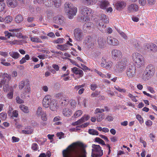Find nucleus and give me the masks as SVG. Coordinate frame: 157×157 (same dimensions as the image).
<instances>
[{"instance_id": "f257e3e1", "label": "nucleus", "mask_w": 157, "mask_h": 157, "mask_svg": "<svg viewBox=\"0 0 157 157\" xmlns=\"http://www.w3.org/2000/svg\"><path fill=\"white\" fill-rule=\"evenodd\" d=\"M85 145L78 141L69 145V157H86Z\"/></svg>"}, {"instance_id": "f03ea898", "label": "nucleus", "mask_w": 157, "mask_h": 157, "mask_svg": "<svg viewBox=\"0 0 157 157\" xmlns=\"http://www.w3.org/2000/svg\"><path fill=\"white\" fill-rule=\"evenodd\" d=\"M155 69L152 64H150L146 67L143 73L142 78L144 80H146L152 78L155 74Z\"/></svg>"}, {"instance_id": "7ed1b4c3", "label": "nucleus", "mask_w": 157, "mask_h": 157, "mask_svg": "<svg viewBox=\"0 0 157 157\" xmlns=\"http://www.w3.org/2000/svg\"><path fill=\"white\" fill-rule=\"evenodd\" d=\"M131 57L132 60L137 67H140L144 65L145 59L140 53L137 52H134L132 54Z\"/></svg>"}, {"instance_id": "20e7f679", "label": "nucleus", "mask_w": 157, "mask_h": 157, "mask_svg": "<svg viewBox=\"0 0 157 157\" xmlns=\"http://www.w3.org/2000/svg\"><path fill=\"white\" fill-rule=\"evenodd\" d=\"M82 15L81 19L83 21H89L90 16L94 13L93 11L91 9L87 7H82L80 10Z\"/></svg>"}, {"instance_id": "39448f33", "label": "nucleus", "mask_w": 157, "mask_h": 157, "mask_svg": "<svg viewBox=\"0 0 157 157\" xmlns=\"http://www.w3.org/2000/svg\"><path fill=\"white\" fill-rule=\"evenodd\" d=\"M92 157H100L103 154L102 150L99 145L93 144L92 145Z\"/></svg>"}, {"instance_id": "423d86ee", "label": "nucleus", "mask_w": 157, "mask_h": 157, "mask_svg": "<svg viewBox=\"0 0 157 157\" xmlns=\"http://www.w3.org/2000/svg\"><path fill=\"white\" fill-rule=\"evenodd\" d=\"M126 61L124 59H120L114 67L115 70H117L119 73H121L125 69Z\"/></svg>"}, {"instance_id": "0eeeda50", "label": "nucleus", "mask_w": 157, "mask_h": 157, "mask_svg": "<svg viewBox=\"0 0 157 157\" xmlns=\"http://www.w3.org/2000/svg\"><path fill=\"white\" fill-rule=\"evenodd\" d=\"M100 18L99 23V29L100 31H103L104 29L105 28V26L104 25L103 23L102 22H103L104 23H108L109 22V19L104 14L101 15Z\"/></svg>"}, {"instance_id": "6e6552de", "label": "nucleus", "mask_w": 157, "mask_h": 157, "mask_svg": "<svg viewBox=\"0 0 157 157\" xmlns=\"http://www.w3.org/2000/svg\"><path fill=\"white\" fill-rule=\"evenodd\" d=\"M74 34L75 38L77 40H82L84 38L82 31L79 28H76L74 30Z\"/></svg>"}, {"instance_id": "1a4fd4ad", "label": "nucleus", "mask_w": 157, "mask_h": 157, "mask_svg": "<svg viewBox=\"0 0 157 157\" xmlns=\"http://www.w3.org/2000/svg\"><path fill=\"white\" fill-rule=\"evenodd\" d=\"M53 99H52L50 95H46L43 98L42 103L43 106L45 108L49 107Z\"/></svg>"}, {"instance_id": "9d476101", "label": "nucleus", "mask_w": 157, "mask_h": 157, "mask_svg": "<svg viewBox=\"0 0 157 157\" xmlns=\"http://www.w3.org/2000/svg\"><path fill=\"white\" fill-rule=\"evenodd\" d=\"M113 62L108 59H103L101 63V66L107 69H110L113 65Z\"/></svg>"}, {"instance_id": "9b49d317", "label": "nucleus", "mask_w": 157, "mask_h": 157, "mask_svg": "<svg viewBox=\"0 0 157 157\" xmlns=\"http://www.w3.org/2000/svg\"><path fill=\"white\" fill-rule=\"evenodd\" d=\"M20 29H9L10 32L12 33L9 32L8 31H5L4 33L5 36L9 38L11 36H18V32H19Z\"/></svg>"}, {"instance_id": "f8f14e48", "label": "nucleus", "mask_w": 157, "mask_h": 157, "mask_svg": "<svg viewBox=\"0 0 157 157\" xmlns=\"http://www.w3.org/2000/svg\"><path fill=\"white\" fill-rule=\"evenodd\" d=\"M122 56V53L119 50L114 49L111 52V56L112 59L114 60L121 58Z\"/></svg>"}, {"instance_id": "ddd939ff", "label": "nucleus", "mask_w": 157, "mask_h": 157, "mask_svg": "<svg viewBox=\"0 0 157 157\" xmlns=\"http://www.w3.org/2000/svg\"><path fill=\"white\" fill-rule=\"evenodd\" d=\"M31 91V88L29 85H26L25 89L21 94V97L23 99H25L27 97H30L29 93Z\"/></svg>"}, {"instance_id": "4468645a", "label": "nucleus", "mask_w": 157, "mask_h": 157, "mask_svg": "<svg viewBox=\"0 0 157 157\" xmlns=\"http://www.w3.org/2000/svg\"><path fill=\"white\" fill-rule=\"evenodd\" d=\"M136 72V68L134 66L129 67L127 70L126 75L129 78H131L135 76Z\"/></svg>"}, {"instance_id": "2eb2a0df", "label": "nucleus", "mask_w": 157, "mask_h": 157, "mask_svg": "<svg viewBox=\"0 0 157 157\" xmlns=\"http://www.w3.org/2000/svg\"><path fill=\"white\" fill-rule=\"evenodd\" d=\"M106 42L109 44L113 46H117L119 44V41L117 39L110 36L107 37Z\"/></svg>"}, {"instance_id": "dca6fc26", "label": "nucleus", "mask_w": 157, "mask_h": 157, "mask_svg": "<svg viewBox=\"0 0 157 157\" xmlns=\"http://www.w3.org/2000/svg\"><path fill=\"white\" fill-rule=\"evenodd\" d=\"M33 131V129L30 126L26 127L24 129L19 130L21 133L28 135L32 134Z\"/></svg>"}, {"instance_id": "f3484780", "label": "nucleus", "mask_w": 157, "mask_h": 157, "mask_svg": "<svg viewBox=\"0 0 157 157\" xmlns=\"http://www.w3.org/2000/svg\"><path fill=\"white\" fill-rule=\"evenodd\" d=\"M77 9L75 6L71 5L69 6V19H72L77 12Z\"/></svg>"}, {"instance_id": "a211bd4d", "label": "nucleus", "mask_w": 157, "mask_h": 157, "mask_svg": "<svg viewBox=\"0 0 157 157\" xmlns=\"http://www.w3.org/2000/svg\"><path fill=\"white\" fill-rule=\"evenodd\" d=\"M126 3L122 1H117L115 4L116 9L120 11L124 9L126 7Z\"/></svg>"}, {"instance_id": "6ab92c4d", "label": "nucleus", "mask_w": 157, "mask_h": 157, "mask_svg": "<svg viewBox=\"0 0 157 157\" xmlns=\"http://www.w3.org/2000/svg\"><path fill=\"white\" fill-rule=\"evenodd\" d=\"M90 117L88 115H85L82 117L80 119H79L77 121L72 123L73 125H76L80 124L90 119Z\"/></svg>"}, {"instance_id": "aec40b11", "label": "nucleus", "mask_w": 157, "mask_h": 157, "mask_svg": "<svg viewBox=\"0 0 157 157\" xmlns=\"http://www.w3.org/2000/svg\"><path fill=\"white\" fill-rule=\"evenodd\" d=\"M139 6L136 3H132L128 6V10L130 13H135L139 10Z\"/></svg>"}, {"instance_id": "412c9836", "label": "nucleus", "mask_w": 157, "mask_h": 157, "mask_svg": "<svg viewBox=\"0 0 157 157\" xmlns=\"http://www.w3.org/2000/svg\"><path fill=\"white\" fill-rule=\"evenodd\" d=\"M17 85L15 84L13 86L10 87V90L6 95L7 98L9 99H12L13 97V93L14 90L17 87Z\"/></svg>"}, {"instance_id": "4be33fe9", "label": "nucleus", "mask_w": 157, "mask_h": 157, "mask_svg": "<svg viewBox=\"0 0 157 157\" xmlns=\"http://www.w3.org/2000/svg\"><path fill=\"white\" fill-rule=\"evenodd\" d=\"M147 48L148 51L151 53H155L157 51V46L153 44H151L147 45Z\"/></svg>"}, {"instance_id": "5701e85b", "label": "nucleus", "mask_w": 157, "mask_h": 157, "mask_svg": "<svg viewBox=\"0 0 157 157\" xmlns=\"http://www.w3.org/2000/svg\"><path fill=\"white\" fill-rule=\"evenodd\" d=\"M49 107L50 109L52 111H55L57 110L58 108V105L55 100H52Z\"/></svg>"}, {"instance_id": "b1692460", "label": "nucleus", "mask_w": 157, "mask_h": 157, "mask_svg": "<svg viewBox=\"0 0 157 157\" xmlns=\"http://www.w3.org/2000/svg\"><path fill=\"white\" fill-rule=\"evenodd\" d=\"M6 2L7 6L11 8H14L18 4L17 0H8Z\"/></svg>"}, {"instance_id": "393cba45", "label": "nucleus", "mask_w": 157, "mask_h": 157, "mask_svg": "<svg viewBox=\"0 0 157 157\" xmlns=\"http://www.w3.org/2000/svg\"><path fill=\"white\" fill-rule=\"evenodd\" d=\"M72 71L74 73L79 75L78 78L82 77L83 75V72L82 70L75 67L72 68Z\"/></svg>"}, {"instance_id": "a878e982", "label": "nucleus", "mask_w": 157, "mask_h": 157, "mask_svg": "<svg viewBox=\"0 0 157 157\" xmlns=\"http://www.w3.org/2000/svg\"><path fill=\"white\" fill-rule=\"evenodd\" d=\"M93 24L91 22H86L83 25V29L84 30L87 31L93 28Z\"/></svg>"}, {"instance_id": "bb28decb", "label": "nucleus", "mask_w": 157, "mask_h": 157, "mask_svg": "<svg viewBox=\"0 0 157 157\" xmlns=\"http://www.w3.org/2000/svg\"><path fill=\"white\" fill-rule=\"evenodd\" d=\"M22 42L26 43L27 42L26 40H14L13 41H10L9 43L11 44H21Z\"/></svg>"}, {"instance_id": "cd10ccee", "label": "nucleus", "mask_w": 157, "mask_h": 157, "mask_svg": "<svg viewBox=\"0 0 157 157\" xmlns=\"http://www.w3.org/2000/svg\"><path fill=\"white\" fill-rule=\"evenodd\" d=\"M3 77H5L0 82V88H2V86L6 83V80L9 79L8 78L9 75L7 74H4L3 75Z\"/></svg>"}, {"instance_id": "c85d7f7f", "label": "nucleus", "mask_w": 157, "mask_h": 157, "mask_svg": "<svg viewBox=\"0 0 157 157\" xmlns=\"http://www.w3.org/2000/svg\"><path fill=\"white\" fill-rule=\"evenodd\" d=\"M30 38L31 40L33 42L35 43H42V41L37 36H30Z\"/></svg>"}, {"instance_id": "c756f323", "label": "nucleus", "mask_w": 157, "mask_h": 157, "mask_svg": "<svg viewBox=\"0 0 157 157\" xmlns=\"http://www.w3.org/2000/svg\"><path fill=\"white\" fill-rule=\"evenodd\" d=\"M19 107L20 109L25 113H28L29 112L28 107L24 105H20Z\"/></svg>"}, {"instance_id": "7c9ffc66", "label": "nucleus", "mask_w": 157, "mask_h": 157, "mask_svg": "<svg viewBox=\"0 0 157 157\" xmlns=\"http://www.w3.org/2000/svg\"><path fill=\"white\" fill-rule=\"evenodd\" d=\"M10 56L14 59H17L20 57V55L17 52H11L9 53Z\"/></svg>"}, {"instance_id": "2f4dec72", "label": "nucleus", "mask_w": 157, "mask_h": 157, "mask_svg": "<svg viewBox=\"0 0 157 157\" xmlns=\"http://www.w3.org/2000/svg\"><path fill=\"white\" fill-rule=\"evenodd\" d=\"M53 20L55 23L59 25H61L63 22V19L58 17H54L53 18Z\"/></svg>"}, {"instance_id": "473e14b6", "label": "nucleus", "mask_w": 157, "mask_h": 157, "mask_svg": "<svg viewBox=\"0 0 157 157\" xmlns=\"http://www.w3.org/2000/svg\"><path fill=\"white\" fill-rule=\"evenodd\" d=\"M109 110V109L106 107H105V109H101L97 108L95 110L94 113L95 114H97L98 113H102L104 111H108Z\"/></svg>"}, {"instance_id": "72a5a7b5", "label": "nucleus", "mask_w": 157, "mask_h": 157, "mask_svg": "<svg viewBox=\"0 0 157 157\" xmlns=\"http://www.w3.org/2000/svg\"><path fill=\"white\" fill-rule=\"evenodd\" d=\"M96 120L98 122H101L105 118V114L104 113L98 114L96 116Z\"/></svg>"}, {"instance_id": "f704fd0d", "label": "nucleus", "mask_w": 157, "mask_h": 157, "mask_svg": "<svg viewBox=\"0 0 157 157\" xmlns=\"http://www.w3.org/2000/svg\"><path fill=\"white\" fill-rule=\"evenodd\" d=\"M57 48L62 51H65L68 49V46L67 44L58 45Z\"/></svg>"}, {"instance_id": "c9c22d12", "label": "nucleus", "mask_w": 157, "mask_h": 157, "mask_svg": "<svg viewBox=\"0 0 157 157\" xmlns=\"http://www.w3.org/2000/svg\"><path fill=\"white\" fill-rule=\"evenodd\" d=\"M63 157H69V146L62 151Z\"/></svg>"}, {"instance_id": "e433bc0d", "label": "nucleus", "mask_w": 157, "mask_h": 157, "mask_svg": "<svg viewBox=\"0 0 157 157\" xmlns=\"http://www.w3.org/2000/svg\"><path fill=\"white\" fill-rule=\"evenodd\" d=\"M84 42L90 48L93 45V43L90 40L88 37L86 38Z\"/></svg>"}, {"instance_id": "4c0bfd02", "label": "nucleus", "mask_w": 157, "mask_h": 157, "mask_svg": "<svg viewBox=\"0 0 157 157\" xmlns=\"http://www.w3.org/2000/svg\"><path fill=\"white\" fill-rule=\"evenodd\" d=\"M97 2V0H84V2L88 5L95 4Z\"/></svg>"}, {"instance_id": "58836bf2", "label": "nucleus", "mask_w": 157, "mask_h": 157, "mask_svg": "<svg viewBox=\"0 0 157 157\" xmlns=\"http://www.w3.org/2000/svg\"><path fill=\"white\" fill-rule=\"evenodd\" d=\"M64 12L67 15L69 14V2H66L64 6Z\"/></svg>"}, {"instance_id": "ea45409f", "label": "nucleus", "mask_w": 157, "mask_h": 157, "mask_svg": "<svg viewBox=\"0 0 157 157\" xmlns=\"http://www.w3.org/2000/svg\"><path fill=\"white\" fill-rule=\"evenodd\" d=\"M89 133L93 135H98L99 133L97 131L94 129H89L88 131Z\"/></svg>"}, {"instance_id": "a19ab883", "label": "nucleus", "mask_w": 157, "mask_h": 157, "mask_svg": "<svg viewBox=\"0 0 157 157\" xmlns=\"http://www.w3.org/2000/svg\"><path fill=\"white\" fill-rule=\"evenodd\" d=\"M23 19V18L22 15H18L16 16L15 18V21L17 23H19L22 21Z\"/></svg>"}, {"instance_id": "79ce46f5", "label": "nucleus", "mask_w": 157, "mask_h": 157, "mask_svg": "<svg viewBox=\"0 0 157 157\" xmlns=\"http://www.w3.org/2000/svg\"><path fill=\"white\" fill-rule=\"evenodd\" d=\"M128 96L130 98L131 100L135 102H137L138 101V100L136 99V98H138L137 96H135L133 95L132 94L129 93L128 94Z\"/></svg>"}, {"instance_id": "37998d69", "label": "nucleus", "mask_w": 157, "mask_h": 157, "mask_svg": "<svg viewBox=\"0 0 157 157\" xmlns=\"http://www.w3.org/2000/svg\"><path fill=\"white\" fill-rule=\"evenodd\" d=\"M136 118L140 124H142L144 123V121L143 119L140 115L139 114L136 115Z\"/></svg>"}, {"instance_id": "c03bdc74", "label": "nucleus", "mask_w": 157, "mask_h": 157, "mask_svg": "<svg viewBox=\"0 0 157 157\" xmlns=\"http://www.w3.org/2000/svg\"><path fill=\"white\" fill-rule=\"evenodd\" d=\"M94 140L96 142H97L99 144H101L102 145H105L104 141L99 137H96L95 139Z\"/></svg>"}, {"instance_id": "a18cd8bd", "label": "nucleus", "mask_w": 157, "mask_h": 157, "mask_svg": "<svg viewBox=\"0 0 157 157\" xmlns=\"http://www.w3.org/2000/svg\"><path fill=\"white\" fill-rule=\"evenodd\" d=\"M44 112L42 111V109L40 107H39L36 111V114L38 116H40Z\"/></svg>"}, {"instance_id": "49530a36", "label": "nucleus", "mask_w": 157, "mask_h": 157, "mask_svg": "<svg viewBox=\"0 0 157 157\" xmlns=\"http://www.w3.org/2000/svg\"><path fill=\"white\" fill-rule=\"evenodd\" d=\"M62 113L65 117H67L69 114V109L68 108H64L63 110Z\"/></svg>"}, {"instance_id": "de8ad7c7", "label": "nucleus", "mask_w": 157, "mask_h": 157, "mask_svg": "<svg viewBox=\"0 0 157 157\" xmlns=\"http://www.w3.org/2000/svg\"><path fill=\"white\" fill-rule=\"evenodd\" d=\"M53 2L55 6L56 7H59L61 5V0H53Z\"/></svg>"}, {"instance_id": "09e8293b", "label": "nucleus", "mask_w": 157, "mask_h": 157, "mask_svg": "<svg viewBox=\"0 0 157 157\" xmlns=\"http://www.w3.org/2000/svg\"><path fill=\"white\" fill-rule=\"evenodd\" d=\"M7 83V80H6V83L4 84L5 85H4L3 87V90L6 92H7L8 91H9L10 90V87H9L8 84Z\"/></svg>"}, {"instance_id": "8fccbe9b", "label": "nucleus", "mask_w": 157, "mask_h": 157, "mask_svg": "<svg viewBox=\"0 0 157 157\" xmlns=\"http://www.w3.org/2000/svg\"><path fill=\"white\" fill-rule=\"evenodd\" d=\"M82 112L81 110H79L76 111L74 114L75 117H77L80 116L82 114Z\"/></svg>"}, {"instance_id": "3c124183", "label": "nucleus", "mask_w": 157, "mask_h": 157, "mask_svg": "<svg viewBox=\"0 0 157 157\" xmlns=\"http://www.w3.org/2000/svg\"><path fill=\"white\" fill-rule=\"evenodd\" d=\"M16 100L17 103L18 104H21L24 103V101L21 99L18 96H17L16 97Z\"/></svg>"}, {"instance_id": "603ef678", "label": "nucleus", "mask_w": 157, "mask_h": 157, "mask_svg": "<svg viewBox=\"0 0 157 157\" xmlns=\"http://www.w3.org/2000/svg\"><path fill=\"white\" fill-rule=\"evenodd\" d=\"M64 40L63 38H59L56 40H54L53 42L56 44H61L63 43Z\"/></svg>"}, {"instance_id": "864d4df0", "label": "nucleus", "mask_w": 157, "mask_h": 157, "mask_svg": "<svg viewBox=\"0 0 157 157\" xmlns=\"http://www.w3.org/2000/svg\"><path fill=\"white\" fill-rule=\"evenodd\" d=\"M25 82L24 81H22L20 82L19 84V88L20 90L23 89L25 86Z\"/></svg>"}, {"instance_id": "5fc2aeb1", "label": "nucleus", "mask_w": 157, "mask_h": 157, "mask_svg": "<svg viewBox=\"0 0 157 157\" xmlns=\"http://www.w3.org/2000/svg\"><path fill=\"white\" fill-rule=\"evenodd\" d=\"M5 20H6L5 22L6 23H10L13 20V18L9 16H7Z\"/></svg>"}, {"instance_id": "6e6d98bb", "label": "nucleus", "mask_w": 157, "mask_h": 157, "mask_svg": "<svg viewBox=\"0 0 157 157\" xmlns=\"http://www.w3.org/2000/svg\"><path fill=\"white\" fill-rule=\"evenodd\" d=\"M7 117V114L6 113H0V118L3 120H5Z\"/></svg>"}, {"instance_id": "4d7b16f0", "label": "nucleus", "mask_w": 157, "mask_h": 157, "mask_svg": "<svg viewBox=\"0 0 157 157\" xmlns=\"http://www.w3.org/2000/svg\"><path fill=\"white\" fill-rule=\"evenodd\" d=\"M18 116V111L17 110H14L11 114V116L10 117L11 118L13 117H17Z\"/></svg>"}, {"instance_id": "13d9d810", "label": "nucleus", "mask_w": 157, "mask_h": 157, "mask_svg": "<svg viewBox=\"0 0 157 157\" xmlns=\"http://www.w3.org/2000/svg\"><path fill=\"white\" fill-rule=\"evenodd\" d=\"M115 88L117 91L121 93H125L126 92V90L124 89H121L118 86H115Z\"/></svg>"}, {"instance_id": "bf43d9fd", "label": "nucleus", "mask_w": 157, "mask_h": 157, "mask_svg": "<svg viewBox=\"0 0 157 157\" xmlns=\"http://www.w3.org/2000/svg\"><path fill=\"white\" fill-rule=\"evenodd\" d=\"M139 4L142 6L145 5L146 4V0H138Z\"/></svg>"}, {"instance_id": "052dcab7", "label": "nucleus", "mask_w": 157, "mask_h": 157, "mask_svg": "<svg viewBox=\"0 0 157 157\" xmlns=\"http://www.w3.org/2000/svg\"><path fill=\"white\" fill-rule=\"evenodd\" d=\"M68 102L69 100L68 99L63 100L61 102V104L62 106H66L68 105Z\"/></svg>"}, {"instance_id": "680f3d73", "label": "nucleus", "mask_w": 157, "mask_h": 157, "mask_svg": "<svg viewBox=\"0 0 157 157\" xmlns=\"http://www.w3.org/2000/svg\"><path fill=\"white\" fill-rule=\"evenodd\" d=\"M41 119L42 120L44 121H46L47 119L46 114L44 112L42 113V114L41 115Z\"/></svg>"}, {"instance_id": "e2e57ef3", "label": "nucleus", "mask_w": 157, "mask_h": 157, "mask_svg": "<svg viewBox=\"0 0 157 157\" xmlns=\"http://www.w3.org/2000/svg\"><path fill=\"white\" fill-rule=\"evenodd\" d=\"M32 149L35 151H36L38 149V146L36 143L32 144L31 147Z\"/></svg>"}, {"instance_id": "0e129e2a", "label": "nucleus", "mask_w": 157, "mask_h": 157, "mask_svg": "<svg viewBox=\"0 0 157 157\" xmlns=\"http://www.w3.org/2000/svg\"><path fill=\"white\" fill-rule=\"evenodd\" d=\"M68 73L65 74L61 76V77H63V79L65 81H67L69 79Z\"/></svg>"}, {"instance_id": "69168bd1", "label": "nucleus", "mask_w": 157, "mask_h": 157, "mask_svg": "<svg viewBox=\"0 0 157 157\" xmlns=\"http://www.w3.org/2000/svg\"><path fill=\"white\" fill-rule=\"evenodd\" d=\"M13 111L14 110H13V108L11 107H9L7 112V113L8 116L10 117V116H11V114H12Z\"/></svg>"}, {"instance_id": "338daca9", "label": "nucleus", "mask_w": 157, "mask_h": 157, "mask_svg": "<svg viewBox=\"0 0 157 157\" xmlns=\"http://www.w3.org/2000/svg\"><path fill=\"white\" fill-rule=\"evenodd\" d=\"M145 124L146 125H147L148 127H150V126H151L152 125V122L151 121L149 120H147V121L145 122Z\"/></svg>"}, {"instance_id": "774afa93", "label": "nucleus", "mask_w": 157, "mask_h": 157, "mask_svg": "<svg viewBox=\"0 0 157 157\" xmlns=\"http://www.w3.org/2000/svg\"><path fill=\"white\" fill-rule=\"evenodd\" d=\"M53 2L52 0H48V1L47 3H46L45 5L48 7H50L52 6L53 4Z\"/></svg>"}]
</instances>
